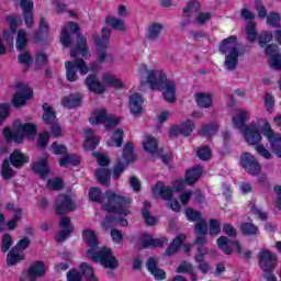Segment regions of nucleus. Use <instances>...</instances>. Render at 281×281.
Listing matches in <instances>:
<instances>
[{
	"mask_svg": "<svg viewBox=\"0 0 281 281\" xmlns=\"http://www.w3.org/2000/svg\"><path fill=\"white\" fill-rule=\"evenodd\" d=\"M144 104V99L142 98V94L139 93H134L130 97V111L132 115H142L143 108L142 105Z\"/></svg>",
	"mask_w": 281,
	"mask_h": 281,
	"instance_id": "393cba45",
	"label": "nucleus"
},
{
	"mask_svg": "<svg viewBox=\"0 0 281 281\" xmlns=\"http://www.w3.org/2000/svg\"><path fill=\"white\" fill-rule=\"evenodd\" d=\"M246 34L247 38L250 43H254L256 41V24L254 22H249L248 25L246 26Z\"/></svg>",
	"mask_w": 281,
	"mask_h": 281,
	"instance_id": "052dcab7",
	"label": "nucleus"
},
{
	"mask_svg": "<svg viewBox=\"0 0 281 281\" xmlns=\"http://www.w3.org/2000/svg\"><path fill=\"white\" fill-rule=\"evenodd\" d=\"M97 180L101 186H110L111 184V171L104 167H101L95 172Z\"/></svg>",
	"mask_w": 281,
	"mask_h": 281,
	"instance_id": "4c0bfd02",
	"label": "nucleus"
},
{
	"mask_svg": "<svg viewBox=\"0 0 281 281\" xmlns=\"http://www.w3.org/2000/svg\"><path fill=\"white\" fill-rule=\"evenodd\" d=\"M19 91L13 95V106H23L25 105V102L27 100H32V95H34V92L32 91V88L27 87V85L19 83L18 85Z\"/></svg>",
	"mask_w": 281,
	"mask_h": 281,
	"instance_id": "dca6fc26",
	"label": "nucleus"
},
{
	"mask_svg": "<svg viewBox=\"0 0 281 281\" xmlns=\"http://www.w3.org/2000/svg\"><path fill=\"white\" fill-rule=\"evenodd\" d=\"M49 150L53 153V155H67V147L65 145L58 144V142H54L50 145Z\"/></svg>",
	"mask_w": 281,
	"mask_h": 281,
	"instance_id": "6e6d98bb",
	"label": "nucleus"
},
{
	"mask_svg": "<svg viewBox=\"0 0 281 281\" xmlns=\"http://www.w3.org/2000/svg\"><path fill=\"white\" fill-rule=\"evenodd\" d=\"M218 133V124L211 123L209 125H204L201 130L202 137H212Z\"/></svg>",
	"mask_w": 281,
	"mask_h": 281,
	"instance_id": "8fccbe9b",
	"label": "nucleus"
},
{
	"mask_svg": "<svg viewBox=\"0 0 281 281\" xmlns=\"http://www.w3.org/2000/svg\"><path fill=\"white\" fill-rule=\"evenodd\" d=\"M85 135H86V142L83 144V148L86 150H95V148L100 144V138L93 135L92 130H86Z\"/></svg>",
	"mask_w": 281,
	"mask_h": 281,
	"instance_id": "2f4dec72",
	"label": "nucleus"
},
{
	"mask_svg": "<svg viewBox=\"0 0 281 281\" xmlns=\"http://www.w3.org/2000/svg\"><path fill=\"white\" fill-rule=\"evenodd\" d=\"M19 63H21V65H25V67H31L32 63H34V59L32 58V55H30V53L27 52H23L20 54L19 56Z\"/></svg>",
	"mask_w": 281,
	"mask_h": 281,
	"instance_id": "bf43d9fd",
	"label": "nucleus"
},
{
	"mask_svg": "<svg viewBox=\"0 0 281 281\" xmlns=\"http://www.w3.org/2000/svg\"><path fill=\"white\" fill-rule=\"evenodd\" d=\"M236 45H238V37L236 35L223 40L220 45V52L225 55L224 67L228 71H234L238 67L240 50H238Z\"/></svg>",
	"mask_w": 281,
	"mask_h": 281,
	"instance_id": "7ed1b4c3",
	"label": "nucleus"
},
{
	"mask_svg": "<svg viewBox=\"0 0 281 281\" xmlns=\"http://www.w3.org/2000/svg\"><path fill=\"white\" fill-rule=\"evenodd\" d=\"M196 155L202 161H207L212 157V150H210V147L203 146L198 149Z\"/></svg>",
	"mask_w": 281,
	"mask_h": 281,
	"instance_id": "4d7b16f0",
	"label": "nucleus"
},
{
	"mask_svg": "<svg viewBox=\"0 0 281 281\" xmlns=\"http://www.w3.org/2000/svg\"><path fill=\"white\" fill-rule=\"evenodd\" d=\"M250 115L249 112L246 110H238L237 113L233 116V124L235 128L238 131H245V123L249 120Z\"/></svg>",
	"mask_w": 281,
	"mask_h": 281,
	"instance_id": "cd10ccee",
	"label": "nucleus"
},
{
	"mask_svg": "<svg viewBox=\"0 0 281 281\" xmlns=\"http://www.w3.org/2000/svg\"><path fill=\"white\" fill-rule=\"evenodd\" d=\"M278 52H280V48L276 44L266 47L267 56H271L270 66L272 69H281V53L278 54Z\"/></svg>",
	"mask_w": 281,
	"mask_h": 281,
	"instance_id": "4be33fe9",
	"label": "nucleus"
},
{
	"mask_svg": "<svg viewBox=\"0 0 281 281\" xmlns=\"http://www.w3.org/2000/svg\"><path fill=\"white\" fill-rule=\"evenodd\" d=\"M23 260H25V255L16 250V248H12L7 255L8 267H14V265H19Z\"/></svg>",
	"mask_w": 281,
	"mask_h": 281,
	"instance_id": "473e14b6",
	"label": "nucleus"
},
{
	"mask_svg": "<svg viewBox=\"0 0 281 281\" xmlns=\"http://www.w3.org/2000/svg\"><path fill=\"white\" fill-rule=\"evenodd\" d=\"M124 142V130L117 128L114 131L112 138L108 140V146H116V148L122 147Z\"/></svg>",
	"mask_w": 281,
	"mask_h": 281,
	"instance_id": "a19ab883",
	"label": "nucleus"
},
{
	"mask_svg": "<svg viewBox=\"0 0 281 281\" xmlns=\"http://www.w3.org/2000/svg\"><path fill=\"white\" fill-rule=\"evenodd\" d=\"M240 229L245 236H258L259 234L258 226L254 223L245 222L241 224Z\"/></svg>",
	"mask_w": 281,
	"mask_h": 281,
	"instance_id": "09e8293b",
	"label": "nucleus"
},
{
	"mask_svg": "<svg viewBox=\"0 0 281 281\" xmlns=\"http://www.w3.org/2000/svg\"><path fill=\"white\" fill-rule=\"evenodd\" d=\"M43 120L45 124L50 126V135L53 137H61L63 136V130L60 128V125L58 124V120L56 119V112L54 109L49 106V104L44 103L43 104Z\"/></svg>",
	"mask_w": 281,
	"mask_h": 281,
	"instance_id": "9b49d317",
	"label": "nucleus"
},
{
	"mask_svg": "<svg viewBox=\"0 0 281 281\" xmlns=\"http://www.w3.org/2000/svg\"><path fill=\"white\" fill-rule=\"evenodd\" d=\"M80 158L74 154H66L59 159L60 168H67V166H78Z\"/></svg>",
	"mask_w": 281,
	"mask_h": 281,
	"instance_id": "ea45409f",
	"label": "nucleus"
},
{
	"mask_svg": "<svg viewBox=\"0 0 281 281\" xmlns=\"http://www.w3.org/2000/svg\"><path fill=\"white\" fill-rule=\"evenodd\" d=\"M103 82L108 87H113L114 89H122V87H124V85L121 82V80L115 78V76H113L111 74L103 75Z\"/></svg>",
	"mask_w": 281,
	"mask_h": 281,
	"instance_id": "de8ad7c7",
	"label": "nucleus"
},
{
	"mask_svg": "<svg viewBox=\"0 0 281 281\" xmlns=\"http://www.w3.org/2000/svg\"><path fill=\"white\" fill-rule=\"evenodd\" d=\"M60 43L64 45V47H69V45H71V36L69 35V30L67 26L61 29Z\"/></svg>",
	"mask_w": 281,
	"mask_h": 281,
	"instance_id": "680f3d73",
	"label": "nucleus"
},
{
	"mask_svg": "<svg viewBox=\"0 0 281 281\" xmlns=\"http://www.w3.org/2000/svg\"><path fill=\"white\" fill-rule=\"evenodd\" d=\"M87 256L93 262H100L103 269H109L108 276H113V271L120 267L117 257L113 255L111 248H99L98 250H88Z\"/></svg>",
	"mask_w": 281,
	"mask_h": 281,
	"instance_id": "20e7f679",
	"label": "nucleus"
},
{
	"mask_svg": "<svg viewBox=\"0 0 281 281\" xmlns=\"http://www.w3.org/2000/svg\"><path fill=\"white\" fill-rule=\"evenodd\" d=\"M10 164L13 168H23L25 164L30 162V157L25 154L21 153L19 149H14L13 153L10 155Z\"/></svg>",
	"mask_w": 281,
	"mask_h": 281,
	"instance_id": "b1692460",
	"label": "nucleus"
},
{
	"mask_svg": "<svg viewBox=\"0 0 281 281\" xmlns=\"http://www.w3.org/2000/svg\"><path fill=\"white\" fill-rule=\"evenodd\" d=\"M210 236H218L221 234V224L216 220L209 222Z\"/></svg>",
	"mask_w": 281,
	"mask_h": 281,
	"instance_id": "e2e57ef3",
	"label": "nucleus"
},
{
	"mask_svg": "<svg viewBox=\"0 0 281 281\" xmlns=\"http://www.w3.org/2000/svg\"><path fill=\"white\" fill-rule=\"evenodd\" d=\"M82 58H91V53L89 52V46L87 45V37L85 35H77V45L70 48L71 58L79 56Z\"/></svg>",
	"mask_w": 281,
	"mask_h": 281,
	"instance_id": "a211bd4d",
	"label": "nucleus"
},
{
	"mask_svg": "<svg viewBox=\"0 0 281 281\" xmlns=\"http://www.w3.org/2000/svg\"><path fill=\"white\" fill-rule=\"evenodd\" d=\"M244 137L249 144V146H256L262 142V134H260V128L256 122H251L249 125L243 130Z\"/></svg>",
	"mask_w": 281,
	"mask_h": 281,
	"instance_id": "4468645a",
	"label": "nucleus"
},
{
	"mask_svg": "<svg viewBox=\"0 0 281 281\" xmlns=\"http://www.w3.org/2000/svg\"><path fill=\"white\" fill-rule=\"evenodd\" d=\"M14 245V240L12 239V235L5 233L2 236L1 251L3 254L10 251V248Z\"/></svg>",
	"mask_w": 281,
	"mask_h": 281,
	"instance_id": "864d4df0",
	"label": "nucleus"
},
{
	"mask_svg": "<svg viewBox=\"0 0 281 281\" xmlns=\"http://www.w3.org/2000/svg\"><path fill=\"white\" fill-rule=\"evenodd\" d=\"M162 89V95L166 100V102L172 103L177 100V97L175 95V83L173 81H166Z\"/></svg>",
	"mask_w": 281,
	"mask_h": 281,
	"instance_id": "72a5a7b5",
	"label": "nucleus"
},
{
	"mask_svg": "<svg viewBox=\"0 0 281 281\" xmlns=\"http://www.w3.org/2000/svg\"><path fill=\"white\" fill-rule=\"evenodd\" d=\"M155 196H161L165 201H170L172 199V188L166 187L164 182L159 181L153 189Z\"/></svg>",
	"mask_w": 281,
	"mask_h": 281,
	"instance_id": "c85d7f7f",
	"label": "nucleus"
},
{
	"mask_svg": "<svg viewBox=\"0 0 281 281\" xmlns=\"http://www.w3.org/2000/svg\"><path fill=\"white\" fill-rule=\"evenodd\" d=\"M195 125L192 121H187L182 123L180 126H175L171 128V135H183V137H189L194 131Z\"/></svg>",
	"mask_w": 281,
	"mask_h": 281,
	"instance_id": "bb28decb",
	"label": "nucleus"
},
{
	"mask_svg": "<svg viewBox=\"0 0 281 281\" xmlns=\"http://www.w3.org/2000/svg\"><path fill=\"white\" fill-rule=\"evenodd\" d=\"M105 23L113 27V30H117V32H126V24L121 19L106 18Z\"/></svg>",
	"mask_w": 281,
	"mask_h": 281,
	"instance_id": "49530a36",
	"label": "nucleus"
},
{
	"mask_svg": "<svg viewBox=\"0 0 281 281\" xmlns=\"http://www.w3.org/2000/svg\"><path fill=\"white\" fill-rule=\"evenodd\" d=\"M14 175H16V172L14 171V169H12V167H10V160L8 159L3 160L2 167H1L2 179H4V181H10V179H12Z\"/></svg>",
	"mask_w": 281,
	"mask_h": 281,
	"instance_id": "a18cd8bd",
	"label": "nucleus"
},
{
	"mask_svg": "<svg viewBox=\"0 0 281 281\" xmlns=\"http://www.w3.org/2000/svg\"><path fill=\"white\" fill-rule=\"evenodd\" d=\"M36 135V125L32 123H21V121H15L13 123V130H10V127L3 128V136L5 142L10 144L11 142H16V144H22L23 139L27 137L29 139H32Z\"/></svg>",
	"mask_w": 281,
	"mask_h": 281,
	"instance_id": "f03ea898",
	"label": "nucleus"
},
{
	"mask_svg": "<svg viewBox=\"0 0 281 281\" xmlns=\"http://www.w3.org/2000/svg\"><path fill=\"white\" fill-rule=\"evenodd\" d=\"M217 247L223 251V254H226V256H231V254H233L232 247H236L238 254L241 251L240 244L238 241L229 240L226 236L217 238Z\"/></svg>",
	"mask_w": 281,
	"mask_h": 281,
	"instance_id": "aec40b11",
	"label": "nucleus"
},
{
	"mask_svg": "<svg viewBox=\"0 0 281 281\" xmlns=\"http://www.w3.org/2000/svg\"><path fill=\"white\" fill-rule=\"evenodd\" d=\"M79 271L82 273L86 281H100V279H98V277H95L93 267L87 262H82L80 265Z\"/></svg>",
	"mask_w": 281,
	"mask_h": 281,
	"instance_id": "c9c22d12",
	"label": "nucleus"
},
{
	"mask_svg": "<svg viewBox=\"0 0 281 281\" xmlns=\"http://www.w3.org/2000/svg\"><path fill=\"white\" fill-rule=\"evenodd\" d=\"M82 102V95L80 94H70L68 97H64L61 100L63 106L66 109H76Z\"/></svg>",
	"mask_w": 281,
	"mask_h": 281,
	"instance_id": "f704fd0d",
	"label": "nucleus"
},
{
	"mask_svg": "<svg viewBox=\"0 0 281 281\" xmlns=\"http://www.w3.org/2000/svg\"><path fill=\"white\" fill-rule=\"evenodd\" d=\"M194 232L198 236H205V234H207V222L205 220H200L195 224Z\"/></svg>",
	"mask_w": 281,
	"mask_h": 281,
	"instance_id": "5fc2aeb1",
	"label": "nucleus"
},
{
	"mask_svg": "<svg viewBox=\"0 0 281 281\" xmlns=\"http://www.w3.org/2000/svg\"><path fill=\"white\" fill-rule=\"evenodd\" d=\"M199 1L190 0L187 8L183 9V16H191V14H194V12H199Z\"/></svg>",
	"mask_w": 281,
	"mask_h": 281,
	"instance_id": "603ef678",
	"label": "nucleus"
},
{
	"mask_svg": "<svg viewBox=\"0 0 281 281\" xmlns=\"http://www.w3.org/2000/svg\"><path fill=\"white\" fill-rule=\"evenodd\" d=\"M267 24L271 25V27H280V14L278 13H271L267 18Z\"/></svg>",
	"mask_w": 281,
	"mask_h": 281,
	"instance_id": "338daca9",
	"label": "nucleus"
},
{
	"mask_svg": "<svg viewBox=\"0 0 281 281\" xmlns=\"http://www.w3.org/2000/svg\"><path fill=\"white\" fill-rule=\"evenodd\" d=\"M21 213H22V211L20 209L15 210V214H14L13 218L7 223V227L9 229H11V231L16 229V223H19L21 221Z\"/></svg>",
	"mask_w": 281,
	"mask_h": 281,
	"instance_id": "0e129e2a",
	"label": "nucleus"
},
{
	"mask_svg": "<svg viewBox=\"0 0 281 281\" xmlns=\"http://www.w3.org/2000/svg\"><path fill=\"white\" fill-rule=\"evenodd\" d=\"M47 266L43 261L33 262L27 270L21 272L19 281H36L40 278H45Z\"/></svg>",
	"mask_w": 281,
	"mask_h": 281,
	"instance_id": "9d476101",
	"label": "nucleus"
},
{
	"mask_svg": "<svg viewBox=\"0 0 281 281\" xmlns=\"http://www.w3.org/2000/svg\"><path fill=\"white\" fill-rule=\"evenodd\" d=\"M201 175H203V172L201 171V167L192 168L186 173V183H188L189 186H192V183H196V180L201 179Z\"/></svg>",
	"mask_w": 281,
	"mask_h": 281,
	"instance_id": "37998d69",
	"label": "nucleus"
},
{
	"mask_svg": "<svg viewBox=\"0 0 281 281\" xmlns=\"http://www.w3.org/2000/svg\"><path fill=\"white\" fill-rule=\"evenodd\" d=\"M259 266L265 273H271L278 266V258L269 250H262L259 255Z\"/></svg>",
	"mask_w": 281,
	"mask_h": 281,
	"instance_id": "f3484780",
	"label": "nucleus"
},
{
	"mask_svg": "<svg viewBox=\"0 0 281 281\" xmlns=\"http://www.w3.org/2000/svg\"><path fill=\"white\" fill-rule=\"evenodd\" d=\"M67 281H82V274L76 269L69 270L67 273Z\"/></svg>",
	"mask_w": 281,
	"mask_h": 281,
	"instance_id": "774afa93",
	"label": "nucleus"
},
{
	"mask_svg": "<svg viewBox=\"0 0 281 281\" xmlns=\"http://www.w3.org/2000/svg\"><path fill=\"white\" fill-rule=\"evenodd\" d=\"M33 170L41 177V179H45L47 175H49V165L47 164V154H43L41 158H38L33 164Z\"/></svg>",
	"mask_w": 281,
	"mask_h": 281,
	"instance_id": "5701e85b",
	"label": "nucleus"
},
{
	"mask_svg": "<svg viewBox=\"0 0 281 281\" xmlns=\"http://www.w3.org/2000/svg\"><path fill=\"white\" fill-rule=\"evenodd\" d=\"M89 199L95 203H101L102 210L110 214H117L119 216H128L131 214V203L133 199L122 193H115L111 190L105 191L102 196V191L98 188H92L89 191Z\"/></svg>",
	"mask_w": 281,
	"mask_h": 281,
	"instance_id": "f257e3e1",
	"label": "nucleus"
},
{
	"mask_svg": "<svg viewBox=\"0 0 281 281\" xmlns=\"http://www.w3.org/2000/svg\"><path fill=\"white\" fill-rule=\"evenodd\" d=\"M261 133L263 137L267 138L268 143L270 144V149L281 159V135L280 133L273 132V128H271V124L267 122V120H263V125L261 127Z\"/></svg>",
	"mask_w": 281,
	"mask_h": 281,
	"instance_id": "6e6552de",
	"label": "nucleus"
},
{
	"mask_svg": "<svg viewBox=\"0 0 281 281\" xmlns=\"http://www.w3.org/2000/svg\"><path fill=\"white\" fill-rule=\"evenodd\" d=\"M147 269L157 280H166V272L157 267V259L150 257L147 260Z\"/></svg>",
	"mask_w": 281,
	"mask_h": 281,
	"instance_id": "7c9ffc66",
	"label": "nucleus"
},
{
	"mask_svg": "<svg viewBox=\"0 0 281 281\" xmlns=\"http://www.w3.org/2000/svg\"><path fill=\"white\" fill-rule=\"evenodd\" d=\"M195 102L201 109H210L214 99L212 98V94L200 92L195 94Z\"/></svg>",
	"mask_w": 281,
	"mask_h": 281,
	"instance_id": "e433bc0d",
	"label": "nucleus"
},
{
	"mask_svg": "<svg viewBox=\"0 0 281 281\" xmlns=\"http://www.w3.org/2000/svg\"><path fill=\"white\" fill-rule=\"evenodd\" d=\"M138 74L140 76V85L147 82L151 89H161L164 88V85L168 82L164 70H148V66L146 64H140L138 68ZM144 74H147V80L144 79Z\"/></svg>",
	"mask_w": 281,
	"mask_h": 281,
	"instance_id": "423d86ee",
	"label": "nucleus"
},
{
	"mask_svg": "<svg viewBox=\"0 0 281 281\" xmlns=\"http://www.w3.org/2000/svg\"><path fill=\"white\" fill-rule=\"evenodd\" d=\"M183 240H186V235L177 236L170 244V246L166 250V256H175L177 251H179V247H181Z\"/></svg>",
	"mask_w": 281,
	"mask_h": 281,
	"instance_id": "58836bf2",
	"label": "nucleus"
},
{
	"mask_svg": "<svg viewBox=\"0 0 281 281\" xmlns=\"http://www.w3.org/2000/svg\"><path fill=\"white\" fill-rule=\"evenodd\" d=\"M239 164L244 168L245 172L251 175L252 177H258L262 171V166L256 159V156L250 153H244L240 156Z\"/></svg>",
	"mask_w": 281,
	"mask_h": 281,
	"instance_id": "f8f14e48",
	"label": "nucleus"
},
{
	"mask_svg": "<svg viewBox=\"0 0 281 281\" xmlns=\"http://www.w3.org/2000/svg\"><path fill=\"white\" fill-rule=\"evenodd\" d=\"M133 143H127L124 146L123 159L125 160V162H119L114 166L113 179H120V175H122V172L126 170V166H128L131 161H135V154H133Z\"/></svg>",
	"mask_w": 281,
	"mask_h": 281,
	"instance_id": "ddd939ff",
	"label": "nucleus"
},
{
	"mask_svg": "<svg viewBox=\"0 0 281 281\" xmlns=\"http://www.w3.org/2000/svg\"><path fill=\"white\" fill-rule=\"evenodd\" d=\"M86 86L90 91L93 93H104V85L98 80V77L95 75H90L86 78Z\"/></svg>",
	"mask_w": 281,
	"mask_h": 281,
	"instance_id": "c756f323",
	"label": "nucleus"
},
{
	"mask_svg": "<svg viewBox=\"0 0 281 281\" xmlns=\"http://www.w3.org/2000/svg\"><path fill=\"white\" fill-rule=\"evenodd\" d=\"M111 34V29L103 27L101 30V37L94 40L97 45V58L99 63H109V65H113V55L106 53Z\"/></svg>",
	"mask_w": 281,
	"mask_h": 281,
	"instance_id": "0eeeda50",
	"label": "nucleus"
},
{
	"mask_svg": "<svg viewBox=\"0 0 281 281\" xmlns=\"http://www.w3.org/2000/svg\"><path fill=\"white\" fill-rule=\"evenodd\" d=\"M162 30H164V26L159 23H154L149 25L147 30L148 41H157Z\"/></svg>",
	"mask_w": 281,
	"mask_h": 281,
	"instance_id": "79ce46f5",
	"label": "nucleus"
},
{
	"mask_svg": "<svg viewBox=\"0 0 281 281\" xmlns=\"http://www.w3.org/2000/svg\"><path fill=\"white\" fill-rule=\"evenodd\" d=\"M32 244V240H30V237H23L18 241V244L13 247L15 250L20 251L23 254L27 247Z\"/></svg>",
	"mask_w": 281,
	"mask_h": 281,
	"instance_id": "13d9d810",
	"label": "nucleus"
},
{
	"mask_svg": "<svg viewBox=\"0 0 281 281\" xmlns=\"http://www.w3.org/2000/svg\"><path fill=\"white\" fill-rule=\"evenodd\" d=\"M76 210V204L69 198V195L59 194L55 201V212L58 215L68 214V212H74Z\"/></svg>",
	"mask_w": 281,
	"mask_h": 281,
	"instance_id": "2eb2a0df",
	"label": "nucleus"
},
{
	"mask_svg": "<svg viewBox=\"0 0 281 281\" xmlns=\"http://www.w3.org/2000/svg\"><path fill=\"white\" fill-rule=\"evenodd\" d=\"M83 241L90 247L88 251H98V236L95 235V231L91 228H87L82 232Z\"/></svg>",
	"mask_w": 281,
	"mask_h": 281,
	"instance_id": "a878e982",
	"label": "nucleus"
},
{
	"mask_svg": "<svg viewBox=\"0 0 281 281\" xmlns=\"http://www.w3.org/2000/svg\"><path fill=\"white\" fill-rule=\"evenodd\" d=\"M25 45H27V33L24 30H20L16 38V49L23 52Z\"/></svg>",
	"mask_w": 281,
	"mask_h": 281,
	"instance_id": "3c124183",
	"label": "nucleus"
},
{
	"mask_svg": "<svg viewBox=\"0 0 281 281\" xmlns=\"http://www.w3.org/2000/svg\"><path fill=\"white\" fill-rule=\"evenodd\" d=\"M168 243L166 238H153L151 235H143L138 239V247L139 249H147V247H164V244Z\"/></svg>",
	"mask_w": 281,
	"mask_h": 281,
	"instance_id": "412c9836",
	"label": "nucleus"
},
{
	"mask_svg": "<svg viewBox=\"0 0 281 281\" xmlns=\"http://www.w3.org/2000/svg\"><path fill=\"white\" fill-rule=\"evenodd\" d=\"M120 116H113L112 114H108L106 110L100 109L92 113V116L89 119L90 124L93 126L98 124H103L105 128L109 131L110 128H114L121 122Z\"/></svg>",
	"mask_w": 281,
	"mask_h": 281,
	"instance_id": "1a4fd4ad",
	"label": "nucleus"
},
{
	"mask_svg": "<svg viewBox=\"0 0 281 281\" xmlns=\"http://www.w3.org/2000/svg\"><path fill=\"white\" fill-rule=\"evenodd\" d=\"M143 148L144 150H146V153H150L151 155L157 153V139L148 135L145 136V140L143 142Z\"/></svg>",
	"mask_w": 281,
	"mask_h": 281,
	"instance_id": "c03bdc74",
	"label": "nucleus"
},
{
	"mask_svg": "<svg viewBox=\"0 0 281 281\" xmlns=\"http://www.w3.org/2000/svg\"><path fill=\"white\" fill-rule=\"evenodd\" d=\"M271 41H273V34L271 32H263L259 35L260 47H265L267 43H271Z\"/></svg>",
	"mask_w": 281,
	"mask_h": 281,
	"instance_id": "69168bd1",
	"label": "nucleus"
},
{
	"mask_svg": "<svg viewBox=\"0 0 281 281\" xmlns=\"http://www.w3.org/2000/svg\"><path fill=\"white\" fill-rule=\"evenodd\" d=\"M66 77L69 82H76L78 80V70L80 71L81 76H87L90 71H98L100 69V66L98 63H91L90 66H87V63H85V59H76L75 61H66Z\"/></svg>",
	"mask_w": 281,
	"mask_h": 281,
	"instance_id": "39448f33",
	"label": "nucleus"
},
{
	"mask_svg": "<svg viewBox=\"0 0 281 281\" xmlns=\"http://www.w3.org/2000/svg\"><path fill=\"white\" fill-rule=\"evenodd\" d=\"M60 232L56 236L57 243H65L69 234L74 233V226L71 225V218L64 216L59 222Z\"/></svg>",
	"mask_w": 281,
	"mask_h": 281,
	"instance_id": "6ab92c4d",
	"label": "nucleus"
}]
</instances>
